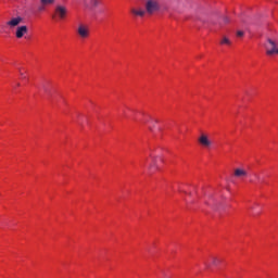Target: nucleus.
Wrapping results in <instances>:
<instances>
[{
  "label": "nucleus",
  "mask_w": 278,
  "mask_h": 278,
  "mask_svg": "<svg viewBox=\"0 0 278 278\" xmlns=\"http://www.w3.org/2000/svg\"><path fill=\"white\" fill-rule=\"evenodd\" d=\"M67 14H68V9L62 4H58L54 9L52 18H54L55 21H64Z\"/></svg>",
  "instance_id": "f257e3e1"
},
{
  "label": "nucleus",
  "mask_w": 278,
  "mask_h": 278,
  "mask_svg": "<svg viewBox=\"0 0 278 278\" xmlns=\"http://www.w3.org/2000/svg\"><path fill=\"white\" fill-rule=\"evenodd\" d=\"M146 12L148 14H155V12H160V1H157V0H148L146 2Z\"/></svg>",
  "instance_id": "f03ea898"
},
{
  "label": "nucleus",
  "mask_w": 278,
  "mask_h": 278,
  "mask_svg": "<svg viewBox=\"0 0 278 278\" xmlns=\"http://www.w3.org/2000/svg\"><path fill=\"white\" fill-rule=\"evenodd\" d=\"M266 54L267 55H278V45L273 39H267V43L265 45Z\"/></svg>",
  "instance_id": "7ed1b4c3"
},
{
  "label": "nucleus",
  "mask_w": 278,
  "mask_h": 278,
  "mask_svg": "<svg viewBox=\"0 0 278 278\" xmlns=\"http://www.w3.org/2000/svg\"><path fill=\"white\" fill-rule=\"evenodd\" d=\"M76 34H78V36H79V38H81V40H86V39L90 38V28L88 26H86V24H79L76 29Z\"/></svg>",
  "instance_id": "20e7f679"
},
{
  "label": "nucleus",
  "mask_w": 278,
  "mask_h": 278,
  "mask_svg": "<svg viewBox=\"0 0 278 278\" xmlns=\"http://www.w3.org/2000/svg\"><path fill=\"white\" fill-rule=\"evenodd\" d=\"M199 144L203 147L204 149H210L213 144L212 139L210 138V135L202 132L200 137L198 138Z\"/></svg>",
  "instance_id": "39448f33"
},
{
  "label": "nucleus",
  "mask_w": 278,
  "mask_h": 278,
  "mask_svg": "<svg viewBox=\"0 0 278 278\" xmlns=\"http://www.w3.org/2000/svg\"><path fill=\"white\" fill-rule=\"evenodd\" d=\"M23 23V17L16 16L12 17L9 22H7V26L9 29H14V27H18V25Z\"/></svg>",
  "instance_id": "423d86ee"
},
{
  "label": "nucleus",
  "mask_w": 278,
  "mask_h": 278,
  "mask_svg": "<svg viewBox=\"0 0 278 278\" xmlns=\"http://www.w3.org/2000/svg\"><path fill=\"white\" fill-rule=\"evenodd\" d=\"M27 34V26H18L15 31L16 38H23Z\"/></svg>",
  "instance_id": "0eeeda50"
},
{
  "label": "nucleus",
  "mask_w": 278,
  "mask_h": 278,
  "mask_svg": "<svg viewBox=\"0 0 278 278\" xmlns=\"http://www.w3.org/2000/svg\"><path fill=\"white\" fill-rule=\"evenodd\" d=\"M41 5L38 7V12H45V5H51L55 3V0H40Z\"/></svg>",
  "instance_id": "6e6552de"
},
{
  "label": "nucleus",
  "mask_w": 278,
  "mask_h": 278,
  "mask_svg": "<svg viewBox=\"0 0 278 278\" xmlns=\"http://www.w3.org/2000/svg\"><path fill=\"white\" fill-rule=\"evenodd\" d=\"M131 14L135 16H144L147 14V11L144 10H137V9H131Z\"/></svg>",
  "instance_id": "1a4fd4ad"
},
{
  "label": "nucleus",
  "mask_w": 278,
  "mask_h": 278,
  "mask_svg": "<svg viewBox=\"0 0 278 278\" xmlns=\"http://www.w3.org/2000/svg\"><path fill=\"white\" fill-rule=\"evenodd\" d=\"M235 177H247V172L242 168L235 169Z\"/></svg>",
  "instance_id": "9d476101"
},
{
  "label": "nucleus",
  "mask_w": 278,
  "mask_h": 278,
  "mask_svg": "<svg viewBox=\"0 0 278 278\" xmlns=\"http://www.w3.org/2000/svg\"><path fill=\"white\" fill-rule=\"evenodd\" d=\"M219 45H227L228 47H230L231 40L228 39L227 36H223V37H222V40H220V42H219Z\"/></svg>",
  "instance_id": "9b49d317"
},
{
  "label": "nucleus",
  "mask_w": 278,
  "mask_h": 278,
  "mask_svg": "<svg viewBox=\"0 0 278 278\" xmlns=\"http://www.w3.org/2000/svg\"><path fill=\"white\" fill-rule=\"evenodd\" d=\"M89 5L97 8L99 5V0H86Z\"/></svg>",
  "instance_id": "f8f14e48"
},
{
  "label": "nucleus",
  "mask_w": 278,
  "mask_h": 278,
  "mask_svg": "<svg viewBox=\"0 0 278 278\" xmlns=\"http://www.w3.org/2000/svg\"><path fill=\"white\" fill-rule=\"evenodd\" d=\"M237 36H238V38H242V36H244V31L238 30Z\"/></svg>",
  "instance_id": "ddd939ff"
},
{
  "label": "nucleus",
  "mask_w": 278,
  "mask_h": 278,
  "mask_svg": "<svg viewBox=\"0 0 278 278\" xmlns=\"http://www.w3.org/2000/svg\"><path fill=\"white\" fill-rule=\"evenodd\" d=\"M218 263V258L212 257V264L216 265Z\"/></svg>",
  "instance_id": "4468645a"
},
{
  "label": "nucleus",
  "mask_w": 278,
  "mask_h": 278,
  "mask_svg": "<svg viewBox=\"0 0 278 278\" xmlns=\"http://www.w3.org/2000/svg\"><path fill=\"white\" fill-rule=\"evenodd\" d=\"M224 23H225V24L229 23V17L225 16V17H224Z\"/></svg>",
  "instance_id": "2eb2a0df"
},
{
  "label": "nucleus",
  "mask_w": 278,
  "mask_h": 278,
  "mask_svg": "<svg viewBox=\"0 0 278 278\" xmlns=\"http://www.w3.org/2000/svg\"><path fill=\"white\" fill-rule=\"evenodd\" d=\"M154 165L155 163L153 162V159H152V163H150V168H153Z\"/></svg>",
  "instance_id": "dca6fc26"
},
{
  "label": "nucleus",
  "mask_w": 278,
  "mask_h": 278,
  "mask_svg": "<svg viewBox=\"0 0 278 278\" xmlns=\"http://www.w3.org/2000/svg\"><path fill=\"white\" fill-rule=\"evenodd\" d=\"M146 162H148V163H149V162H150V161H149V159H147V160H146Z\"/></svg>",
  "instance_id": "f3484780"
}]
</instances>
